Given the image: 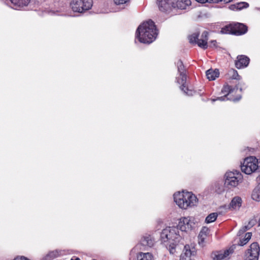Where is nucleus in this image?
<instances>
[{
  "label": "nucleus",
  "instance_id": "nucleus-24",
  "mask_svg": "<svg viewBox=\"0 0 260 260\" xmlns=\"http://www.w3.org/2000/svg\"><path fill=\"white\" fill-rule=\"evenodd\" d=\"M167 249H169L170 253L173 254L175 252L176 244L175 241L164 243Z\"/></svg>",
  "mask_w": 260,
  "mask_h": 260
},
{
  "label": "nucleus",
  "instance_id": "nucleus-31",
  "mask_svg": "<svg viewBox=\"0 0 260 260\" xmlns=\"http://www.w3.org/2000/svg\"><path fill=\"white\" fill-rule=\"evenodd\" d=\"M245 4L244 3H237V8H238V10H240L242 8L244 7V5Z\"/></svg>",
  "mask_w": 260,
  "mask_h": 260
},
{
  "label": "nucleus",
  "instance_id": "nucleus-19",
  "mask_svg": "<svg viewBox=\"0 0 260 260\" xmlns=\"http://www.w3.org/2000/svg\"><path fill=\"white\" fill-rule=\"evenodd\" d=\"M219 75L218 69H209L206 71V76L209 80H214Z\"/></svg>",
  "mask_w": 260,
  "mask_h": 260
},
{
  "label": "nucleus",
  "instance_id": "nucleus-11",
  "mask_svg": "<svg viewBox=\"0 0 260 260\" xmlns=\"http://www.w3.org/2000/svg\"><path fill=\"white\" fill-rule=\"evenodd\" d=\"M177 235L173 229L170 228L164 229L160 235L161 242L164 243H169L175 241L177 238Z\"/></svg>",
  "mask_w": 260,
  "mask_h": 260
},
{
  "label": "nucleus",
  "instance_id": "nucleus-8",
  "mask_svg": "<svg viewBox=\"0 0 260 260\" xmlns=\"http://www.w3.org/2000/svg\"><path fill=\"white\" fill-rule=\"evenodd\" d=\"M208 32L204 31L202 32L200 38H199V34L195 32L189 37V42L191 44H196L198 46L203 49H206L208 47Z\"/></svg>",
  "mask_w": 260,
  "mask_h": 260
},
{
  "label": "nucleus",
  "instance_id": "nucleus-22",
  "mask_svg": "<svg viewBox=\"0 0 260 260\" xmlns=\"http://www.w3.org/2000/svg\"><path fill=\"white\" fill-rule=\"evenodd\" d=\"M11 3L17 7L27 6L30 0H10Z\"/></svg>",
  "mask_w": 260,
  "mask_h": 260
},
{
  "label": "nucleus",
  "instance_id": "nucleus-6",
  "mask_svg": "<svg viewBox=\"0 0 260 260\" xmlns=\"http://www.w3.org/2000/svg\"><path fill=\"white\" fill-rule=\"evenodd\" d=\"M258 168V159L254 156H249L245 158L243 163L241 166V171L248 175L255 172Z\"/></svg>",
  "mask_w": 260,
  "mask_h": 260
},
{
  "label": "nucleus",
  "instance_id": "nucleus-18",
  "mask_svg": "<svg viewBox=\"0 0 260 260\" xmlns=\"http://www.w3.org/2000/svg\"><path fill=\"white\" fill-rule=\"evenodd\" d=\"M154 240L150 236H146L142 237L141 239V244L144 246L152 247L154 244Z\"/></svg>",
  "mask_w": 260,
  "mask_h": 260
},
{
  "label": "nucleus",
  "instance_id": "nucleus-3",
  "mask_svg": "<svg viewBox=\"0 0 260 260\" xmlns=\"http://www.w3.org/2000/svg\"><path fill=\"white\" fill-rule=\"evenodd\" d=\"M176 65L178 69V72L179 73L180 77L177 79V82L181 84L180 86V89L185 93L186 95L188 96L193 95L195 91L192 89H189L186 85L187 76L186 74V69L183 64L182 61L179 59L176 62Z\"/></svg>",
  "mask_w": 260,
  "mask_h": 260
},
{
  "label": "nucleus",
  "instance_id": "nucleus-9",
  "mask_svg": "<svg viewBox=\"0 0 260 260\" xmlns=\"http://www.w3.org/2000/svg\"><path fill=\"white\" fill-rule=\"evenodd\" d=\"M225 177L224 184L229 187H236L243 179L242 174L237 171L226 172Z\"/></svg>",
  "mask_w": 260,
  "mask_h": 260
},
{
  "label": "nucleus",
  "instance_id": "nucleus-20",
  "mask_svg": "<svg viewBox=\"0 0 260 260\" xmlns=\"http://www.w3.org/2000/svg\"><path fill=\"white\" fill-rule=\"evenodd\" d=\"M241 198L239 197H235L232 199L230 203V207L233 209H236L237 208H240L241 206Z\"/></svg>",
  "mask_w": 260,
  "mask_h": 260
},
{
  "label": "nucleus",
  "instance_id": "nucleus-32",
  "mask_svg": "<svg viewBox=\"0 0 260 260\" xmlns=\"http://www.w3.org/2000/svg\"><path fill=\"white\" fill-rule=\"evenodd\" d=\"M233 0H219V3L221 4H225L230 3Z\"/></svg>",
  "mask_w": 260,
  "mask_h": 260
},
{
  "label": "nucleus",
  "instance_id": "nucleus-33",
  "mask_svg": "<svg viewBox=\"0 0 260 260\" xmlns=\"http://www.w3.org/2000/svg\"><path fill=\"white\" fill-rule=\"evenodd\" d=\"M230 9H231L232 10H238L237 4L231 5L230 7Z\"/></svg>",
  "mask_w": 260,
  "mask_h": 260
},
{
  "label": "nucleus",
  "instance_id": "nucleus-34",
  "mask_svg": "<svg viewBox=\"0 0 260 260\" xmlns=\"http://www.w3.org/2000/svg\"><path fill=\"white\" fill-rule=\"evenodd\" d=\"M210 45H212L214 47H216V40H212L210 42Z\"/></svg>",
  "mask_w": 260,
  "mask_h": 260
},
{
  "label": "nucleus",
  "instance_id": "nucleus-10",
  "mask_svg": "<svg viewBox=\"0 0 260 260\" xmlns=\"http://www.w3.org/2000/svg\"><path fill=\"white\" fill-rule=\"evenodd\" d=\"M260 248L257 242L252 243L246 250L245 255V260H258Z\"/></svg>",
  "mask_w": 260,
  "mask_h": 260
},
{
  "label": "nucleus",
  "instance_id": "nucleus-13",
  "mask_svg": "<svg viewBox=\"0 0 260 260\" xmlns=\"http://www.w3.org/2000/svg\"><path fill=\"white\" fill-rule=\"evenodd\" d=\"M194 223L192 222L189 217H183L180 219L178 227L182 231L187 232L191 230Z\"/></svg>",
  "mask_w": 260,
  "mask_h": 260
},
{
  "label": "nucleus",
  "instance_id": "nucleus-23",
  "mask_svg": "<svg viewBox=\"0 0 260 260\" xmlns=\"http://www.w3.org/2000/svg\"><path fill=\"white\" fill-rule=\"evenodd\" d=\"M251 198L253 200L256 201H260V187H257L253 189Z\"/></svg>",
  "mask_w": 260,
  "mask_h": 260
},
{
  "label": "nucleus",
  "instance_id": "nucleus-2",
  "mask_svg": "<svg viewBox=\"0 0 260 260\" xmlns=\"http://www.w3.org/2000/svg\"><path fill=\"white\" fill-rule=\"evenodd\" d=\"M174 199L178 206L184 209L189 207L195 206L198 201V198L194 194L188 191L175 193L174 194Z\"/></svg>",
  "mask_w": 260,
  "mask_h": 260
},
{
  "label": "nucleus",
  "instance_id": "nucleus-14",
  "mask_svg": "<svg viewBox=\"0 0 260 260\" xmlns=\"http://www.w3.org/2000/svg\"><path fill=\"white\" fill-rule=\"evenodd\" d=\"M250 62L249 58L245 55H239L235 61V67L238 69H242L247 67Z\"/></svg>",
  "mask_w": 260,
  "mask_h": 260
},
{
  "label": "nucleus",
  "instance_id": "nucleus-16",
  "mask_svg": "<svg viewBox=\"0 0 260 260\" xmlns=\"http://www.w3.org/2000/svg\"><path fill=\"white\" fill-rule=\"evenodd\" d=\"M210 237V230L206 226H204L201 230L199 236V244L202 246L206 242V240Z\"/></svg>",
  "mask_w": 260,
  "mask_h": 260
},
{
  "label": "nucleus",
  "instance_id": "nucleus-36",
  "mask_svg": "<svg viewBox=\"0 0 260 260\" xmlns=\"http://www.w3.org/2000/svg\"><path fill=\"white\" fill-rule=\"evenodd\" d=\"M196 1L199 3H202V4L207 3V1H208V0H196Z\"/></svg>",
  "mask_w": 260,
  "mask_h": 260
},
{
  "label": "nucleus",
  "instance_id": "nucleus-17",
  "mask_svg": "<svg viewBox=\"0 0 260 260\" xmlns=\"http://www.w3.org/2000/svg\"><path fill=\"white\" fill-rule=\"evenodd\" d=\"M191 4L190 0H176L174 2V7L173 8H178L181 10H184Z\"/></svg>",
  "mask_w": 260,
  "mask_h": 260
},
{
  "label": "nucleus",
  "instance_id": "nucleus-25",
  "mask_svg": "<svg viewBox=\"0 0 260 260\" xmlns=\"http://www.w3.org/2000/svg\"><path fill=\"white\" fill-rule=\"evenodd\" d=\"M217 217V214L216 213H212L206 217L205 222L207 223H211L215 221Z\"/></svg>",
  "mask_w": 260,
  "mask_h": 260
},
{
  "label": "nucleus",
  "instance_id": "nucleus-28",
  "mask_svg": "<svg viewBox=\"0 0 260 260\" xmlns=\"http://www.w3.org/2000/svg\"><path fill=\"white\" fill-rule=\"evenodd\" d=\"M57 255V251H51L49 252L46 256V258L47 259L49 260L50 259L48 258V257H50V258H54L56 257Z\"/></svg>",
  "mask_w": 260,
  "mask_h": 260
},
{
  "label": "nucleus",
  "instance_id": "nucleus-30",
  "mask_svg": "<svg viewBox=\"0 0 260 260\" xmlns=\"http://www.w3.org/2000/svg\"><path fill=\"white\" fill-rule=\"evenodd\" d=\"M13 260H29V259L24 256H17V257H15Z\"/></svg>",
  "mask_w": 260,
  "mask_h": 260
},
{
  "label": "nucleus",
  "instance_id": "nucleus-7",
  "mask_svg": "<svg viewBox=\"0 0 260 260\" xmlns=\"http://www.w3.org/2000/svg\"><path fill=\"white\" fill-rule=\"evenodd\" d=\"M92 5V0H71L70 3L72 10L80 13L90 9Z\"/></svg>",
  "mask_w": 260,
  "mask_h": 260
},
{
  "label": "nucleus",
  "instance_id": "nucleus-26",
  "mask_svg": "<svg viewBox=\"0 0 260 260\" xmlns=\"http://www.w3.org/2000/svg\"><path fill=\"white\" fill-rule=\"evenodd\" d=\"M251 233H247L245 235L244 238L240 240L239 245L240 246H244L249 241L251 238Z\"/></svg>",
  "mask_w": 260,
  "mask_h": 260
},
{
  "label": "nucleus",
  "instance_id": "nucleus-21",
  "mask_svg": "<svg viewBox=\"0 0 260 260\" xmlns=\"http://www.w3.org/2000/svg\"><path fill=\"white\" fill-rule=\"evenodd\" d=\"M138 260H154L153 255L150 252H139L137 255Z\"/></svg>",
  "mask_w": 260,
  "mask_h": 260
},
{
  "label": "nucleus",
  "instance_id": "nucleus-4",
  "mask_svg": "<svg viewBox=\"0 0 260 260\" xmlns=\"http://www.w3.org/2000/svg\"><path fill=\"white\" fill-rule=\"evenodd\" d=\"M247 31L248 27L245 24L239 22H233L222 27L220 33L238 36L244 35Z\"/></svg>",
  "mask_w": 260,
  "mask_h": 260
},
{
  "label": "nucleus",
  "instance_id": "nucleus-15",
  "mask_svg": "<svg viewBox=\"0 0 260 260\" xmlns=\"http://www.w3.org/2000/svg\"><path fill=\"white\" fill-rule=\"evenodd\" d=\"M235 248L236 246L233 245L223 252H218L217 254L215 255L214 259H216V260H222L228 258L230 255L234 253Z\"/></svg>",
  "mask_w": 260,
  "mask_h": 260
},
{
  "label": "nucleus",
  "instance_id": "nucleus-29",
  "mask_svg": "<svg viewBox=\"0 0 260 260\" xmlns=\"http://www.w3.org/2000/svg\"><path fill=\"white\" fill-rule=\"evenodd\" d=\"M129 0H114L115 4L117 5L124 4L127 2Z\"/></svg>",
  "mask_w": 260,
  "mask_h": 260
},
{
  "label": "nucleus",
  "instance_id": "nucleus-1",
  "mask_svg": "<svg viewBox=\"0 0 260 260\" xmlns=\"http://www.w3.org/2000/svg\"><path fill=\"white\" fill-rule=\"evenodd\" d=\"M157 35L158 30L154 22L149 20L138 26L136 32V38L141 43L150 44L155 40Z\"/></svg>",
  "mask_w": 260,
  "mask_h": 260
},
{
  "label": "nucleus",
  "instance_id": "nucleus-5",
  "mask_svg": "<svg viewBox=\"0 0 260 260\" xmlns=\"http://www.w3.org/2000/svg\"><path fill=\"white\" fill-rule=\"evenodd\" d=\"M238 90L237 86L233 87L229 85L228 84L225 83L223 85L222 88L221 90V93L223 94L222 96L217 97L216 99H212L213 101L219 100L223 101L225 100H232L234 102L239 101L241 98V95L235 96L234 93H236Z\"/></svg>",
  "mask_w": 260,
  "mask_h": 260
},
{
  "label": "nucleus",
  "instance_id": "nucleus-35",
  "mask_svg": "<svg viewBox=\"0 0 260 260\" xmlns=\"http://www.w3.org/2000/svg\"><path fill=\"white\" fill-rule=\"evenodd\" d=\"M207 3H219V0H208Z\"/></svg>",
  "mask_w": 260,
  "mask_h": 260
},
{
  "label": "nucleus",
  "instance_id": "nucleus-27",
  "mask_svg": "<svg viewBox=\"0 0 260 260\" xmlns=\"http://www.w3.org/2000/svg\"><path fill=\"white\" fill-rule=\"evenodd\" d=\"M230 74L231 75V78L232 79H235L236 80H240L241 79V76L238 74V72L235 69H232L230 71Z\"/></svg>",
  "mask_w": 260,
  "mask_h": 260
},
{
  "label": "nucleus",
  "instance_id": "nucleus-12",
  "mask_svg": "<svg viewBox=\"0 0 260 260\" xmlns=\"http://www.w3.org/2000/svg\"><path fill=\"white\" fill-rule=\"evenodd\" d=\"M176 0H157L159 10L164 12L171 11L174 7Z\"/></svg>",
  "mask_w": 260,
  "mask_h": 260
},
{
  "label": "nucleus",
  "instance_id": "nucleus-37",
  "mask_svg": "<svg viewBox=\"0 0 260 260\" xmlns=\"http://www.w3.org/2000/svg\"><path fill=\"white\" fill-rule=\"evenodd\" d=\"M70 260H81L80 258L76 256H73Z\"/></svg>",
  "mask_w": 260,
  "mask_h": 260
}]
</instances>
